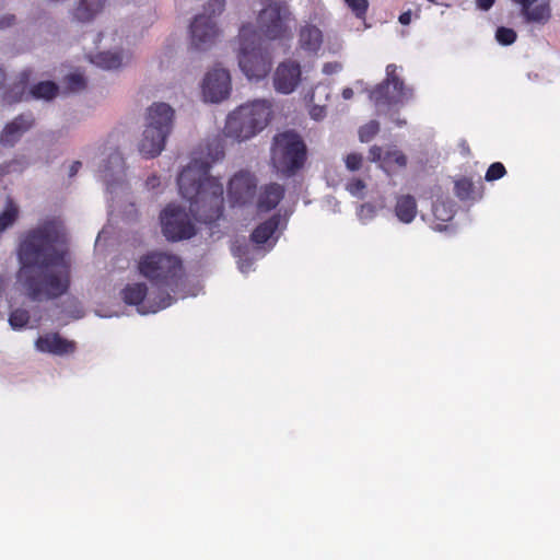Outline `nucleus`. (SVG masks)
Returning a JSON list of instances; mask_svg holds the SVG:
<instances>
[{"label": "nucleus", "instance_id": "obj_2", "mask_svg": "<svg viewBox=\"0 0 560 560\" xmlns=\"http://www.w3.org/2000/svg\"><path fill=\"white\" fill-rule=\"evenodd\" d=\"M207 156H194L191 162L179 174L177 183L182 196L190 201L189 211L205 223L220 219L223 210V185L209 176L211 163L221 160L224 152L214 141L207 147Z\"/></svg>", "mask_w": 560, "mask_h": 560}, {"label": "nucleus", "instance_id": "obj_26", "mask_svg": "<svg viewBox=\"0 0 560 560\" xmlns=\"http://www.w3.org/2000/svg\"><path fill=\"white\" fill-rule=\"evenodd\" d=\"M284 189L279 184L266 185L258 198V209L260 211H269L277 207L280 200L283 198Z\"/></svg>", "mask_w": 560, "mask_h": 560}, {"label": "nucleus", "instance_id": "obj_27", "mask_svg": "<svg viewBox=\"0 0 560 560\" xmlns=\"http://www.w3.org/2000/svg\"><path fill=\"white\" fill-rule=\"evenodd\" d=\"M395 214L400 222L405 224L411 223L417 214L416 199L410 195H402L397 197Z\"/></svg>", "mask_w": 560, "mask_h": 560}, {"label": "nucleus", "instance_id": "obj_49", "mask_svg": "<svg viewBox=\"0 0 560 560\" xmlns=\"http://www.w3.org/2000/svg\"><path fill=\"white\" fill-rule=\"evenodd\" d=\"M477 8L482 11H488L494 3L495 0H475Z\"/></svg>", "mask_w": 560, "mask_h": 560}, {"label": "nucleus", "instance_id": "obj_42", "mask_svg": "<svg viewBox=\"0 0 560 560\" xmlns=\"http://www.w3.org/2000/svg\"><path fill=\"white\" fill-rule=\"evenodd\" d=\"M345 163L348 171L355 172L361 168L363 156L359 153H350L346 156Z\"/></svg>", "mask_w": 560, "mask_h": 560}, {"label": "nucleus", "instance_id": "obj_39", "mask_svg": "<svg viewBox=\"0 0 560 560\" xmlns=\"http://www.w3.org/2000/svg\"><path fill=\"white\" fill-rule=\"evenodd\" d=\"M505 173H506V171H505L504 165L500 162H495L489 166L485 178L488 182H492V180L503 177L505 175Z\"/></svg>", "mask_w": 560, "mask_h": 560}, {"label": "nucleus", "instance_id": "obj_34", "mask_svg": "<svg viewBox=\"0 0 560 560\" xmlns=\"http://www.w3.org/2000/svg\"><path fill=\"white\" fill-rule=\"evenodd\" d=\"M472 189V183L467 178H460L455 182V194L462 199H468Z\"/></svg>", "mask_w": 560, "mask_h": 560}, {"label": "nucleus", "instance_id": "obj_38", "mask_svg": "<svg viewBox=\"0 0 560 560\" xmlns=\"http://www.w3.org/2000/svg\"><path fill=\"white\" fill-rule=\"evenodd\" d=\"M345 2L358 18H364L369 8L368 0H345Z\"/></svg>", "mask_w": 560, "mask_h": 560}, {"label": "nucleus", "instance_id": "obj_51", "mask_svg": "<svg viewBox=\"0 0 560 560\" xmlns=\"http://www.w3.org/2000/svg\"><path fill=\"white\" fill-rule=\"evenodd\" d=\"M81 167V162H73L69 168V175L74 176L79 168Z\"/></svg>", "mask_w": 560, "mask_h": 560}, {"label": "nucleus", "instance_id": "obj_13", "mask_svg": "<svg viewBox=\"0 0 560 560\" xmlns=\"http://www.w3.org/2000/svg\"><path fill=\"white\" fill-rule=\"evenodd\" d=\"M301 81V66L291 59L279 63L273 73V88L278 93L284 95L294 92Z\"/></svg>", "mask_w": 560, "mask_h": 560}, {"label": "nucleus", "instance_id": "obj_14", "mask_svg": "<svg viewBox=\"0 0 560 560\" xmlns=\"http://www.w3.org/2000/svg\"><path fill=\"white\" fill-rule=\"evenodd\" d=\"M174 109L166 103H153L148 107L144 127L156 131H163L170 136L174 122Z\"/></svg>", "mask_w": 560, "mask_h": 560}, {"label": "nucleus", "instance_id": "obj_9", "mask_svg": "<svg viewBox=\"0 0 560 560\" xmlns=\"http://www.w3.org/2000/svg\"><path fill=\"white\" fill-rule=\"evenodd\" d=\"M121 298L126 304L133 305L141 315L156 313L173 303L170 293L162 294L152 287L149 291L144 283H129L121 290Z\"/></svg>", "mask_w": 560, "mask_h": 560}, {"label": "nucleus", "instance_id": "obj_5", "mask_svg": "<svg viewBox=\"0 0 560 560\" xmlns=\"http://www.w3.org/2000/svg\"><path fill=\"white\" fill-rule=\"evenodd\" d=\"M141 275L152 281L162 294L170 293L177 285V278L182 272L179 257L166 252H151L139 261Z\"/></svg>", "mask_w": 560, "mask_h": 560}, {"label": "nucleus", "instance_id": "obj_15", "mask_svg": "<svg viewBox=\"0 0 560 560\" xmlns=\"http://www.w3.org/2000/svg\"><path fill=\"white\" fill-rule=\"evenodd\" d=\"M256 186V179L252 174L241 172L231 178L228 194L234 203L245 205L253 200Z\"/></svg>", "mask_w": 560, "mask_h": 560}, {"label": "nucleus", "instance_id": "obj_24", "mask_svg": "<svg viewBox=\"0 0 560 560\" xmlns=\"http://www.w3.org/2000/svg\"><path fill=\"white\" fill-rule=\"evenodd\" d=\"M127 38L124 31L118 27H107L102 31L96 40V48L128 50L125 45Z\"/></svg>", "mask_w": 560, "mask_h": 560}, {"label": "nucleus", "instance_id": "obj_37", "mask_svg": "<svg viewBox=\"0 0 560 560\" xmlns=\"http://www.w3.org/2000/svg\"><path fill=\"white\" fill-rule=\"evenodd\" d=\"M384 163H396L398 166L404 167L407 164V158L399 150H388L384 156Z\"/></svg>", "mask_w": 560, "mask_h": 560}, {"label": "nucleus", "instance_id": "obj_44", "mask_svg": "<svg viewBox=\"0 0 560 560\" xmlns=\"http://www.w3.org/2000/svg\"><path fill=\"white\" fill-rule=\"evenodd\" d=\"M16 24V16L11 13H5L0 16V31L10 28Z\"/></svg>", "mask_w": 560, "mask_h": 560}, {"label": "nucleus", "instance_id": "obj_16", "mask_svg": "<svg viewBox=\"0 0 560 560\" xmlns=\"http://www.w3.org/2000/svg\"><path fill=\"white\" fill-rule=\"evenodd\" d=\"M34 122L35 118L32 113L18 115L3 127L0 143L4 147H13L34 126Z\"/></svg>", "mask_w": 560, "mask_h": 560}, {"label": "nucleus", "instance_id": "obj_8", "mask_svg": "<svg viewBox=\"0 0 560 560\" xmlns=\"http://www.w3.org/2000/svg\"><path fill=\"white\" fill-rule=\"evenodd\" d=\"M396 71V65H388L385 80L370 92V98L374 102L378 113L385 106L404 104L413 97L412 89L405 85Z\"/></svg>", "mask_w": 560, "mask_h": 560}, {"label": "nucleus", "instance_id": "obj_20", "mask_svg": "<svg viewBox=\"0 0 560 560\" xmlns=\"http://www.w3.org/2000/svg\"><path fill=\"white\" fill-rule=\"evenodd\" d=\"M168 136L163 131L152 130L144 127L142 136L138 143L139 152L144 158H155L164 150L165 141Z\"/></svg>", "mask_w": 560, "mask_h": 560}, {"label": "nucleus", "instance_id": "obj_25", "mask_svg": "<svg viewBox=\"0 0 560 560\" xmlns=\"http://www.w3.org/2000/svg\"><path fill=\"white\" fill-rule=\"evenodd\" d=\"M106 3L107 0H79L73 9V18L80 22H91Z\"/></svg>", "mask_w": 560, "mask_h": 560}, {"label": "nucleus", "instance_id": "obj_33", "mask_svg": "<svg viewBox=\"0 0 560 560\" xmlns=\"http://www.w3.org/2000/svg\"><path fill=\"white\" fill-rule=\"evenodd\" d=\"M380 125L376 120H371L370 122L362 126L359 130V138L361 142H369L373 139V137L378 132Z\"/></svg>", "mask_w": 560, "mask_h": 560}, {"label": "nucleus", "instance_id": "obj_50", "mask_svg": "<svg viewBox=\"0 0 560 560\" xmlns=\"http://www.w3.org/2000/svg\"><path fill=\"white\" fill-rule=\"evenodd\" d=\"M411 21V12L407 11L400 14L399 22L404 25H408Z\"/></svg>", "mask_w": 560, "mask_h": 560}, {"label": "nucleus", "instance_id": "obj_28", "mask_svg": "<svg viewBox=\"0 0 560 560\" xmlns=\"http://www.w3.org/2000/svg\"><path fill=\"white\" fill-rule=\"evenodd\" d=\"M320 92L324 94V101H327L329 97V89L326 85H317L310 96V102L312 103L310 115L316 120H319L325 116L326 104H324L323 100L318 97Z\"/></svg>", "mask_w": 560, "mask_h": 560}, {"label": "nucleus", "instance_id": "obj_18", "mask_svg": "<svg viewBox=\"0 0 560 560\" xmlns=\"http://www.w3.org/2000/svg\"><path fill=\"white\" fill-rule=\"evenodd\" d=\"M97 51L92 54L90 59L95 66L105 70H116L127 65L131 55L129 50L103 49L96 48Z\"/></svg>", "mask_w": 560, "mask_h": 560}, {"label": "nucleus", "instance_id": "obj_17", "mask_svg": "<svg viewBox=\"0 0 560 560\" xmlns=\"http://www.w3.org/2000/svg\"><path fill=\"white\" fill-rule=\"evenodd\" d=\"M125 162L119 152H112L100 165V176L113 194L115 184H121L124 178Z\"/></svg>", "mask_w": 560, "mask_h": 560}, {"label": "nucleus", "instance_id": "obj_23", "mask_svg": "<svg viewBox=\"0 0 560 560\" xmlns=\"http://www.w3.org/2000/svg\"><path fill=\"white\" fill-rule=\"evenodd\" d=\"M522 7V13L529 22H546L550 18L547 0H514Z\"/></svg>", "mask_w": 560, "mask_h": 560}, {"label": "nucleus", "instance_id": "obj_55", "mask_svg": "<svg viewBox=\"0 0 560 560\" xmlns=\"http://www.w3.org/2000/svg\"><path fill=\"white\" fill-rule=\"evenodd\" d=\"M318 95H319L318 97H320L322 100H324V94H323V92H320ZM326 102H327V101H323V103H324V104H326Z\"/></svg>", "mask_w": 560, "mask_h": 560}, {"label": "nucleus", "instance_id": "obj_41", "mask_svg": "<svg viewBox=\"0 0 560 560\" xmlns=\"http://www.w3.org/2000/svg\"><path fill=\"white\" fill-rule=\"evenodd\" d=\"M433 213L436 219L445 222L453 218V209L447 208L445 203H436L433 206Z\"/></svg>", "mask_w": 560, "mask_h": 560}, {"label": "nucleus", "instance_id": "obj_4", "mask_svg": "<svg viewBox=\"0 0 560 560\" xmlns=\"http://www.w3.org/2000/svg\"><path fill=\"white\" fill-rule=\"evenodd\" d=\"M237 59L240 69L249 80L264 79L270 71V57L262 48L261 37L252 24H244L240 28Z\"/></svg>", "mask_w": 560, "mask_h": 560}, {"label": "nucleus", "instance_id": "obj_7", "mask_svg": "<svg viewBox=\"0 0 560 560\" xmlns=\"http://www.w3.org/2000/svg\"><path fill=\"white\" fill-rule=\"evenodd\" d=\"M257 22L264 35L272 40L292 37L295 18L289 4L281 0H261Z\"/></svg>", "mask_w": 560, "mask_h": 560}, {"label": "nucleus", "instance_id": "obj_22", "mask_svg": "<svg viewBox=\"0 0 560 560\" xmlns=\"http://www.w3.org/2000/svg\"><path fill=\"white\" fill-rule=\"evenodd\" d=\"M299 48L307 54H317L323 44L322 31L311 23H305L299 30Z\"/></svg>", "mask_w": 560, "mask_h": 560}, {"label": "nucleus", "instance_id": "obj_21", "mask_svg": "<svg viewBox=\"0 0 560 560\" xmlns=\"http://www.w3.org/2000/svg\"><path fill=\"white\" fill-rule=\"evenodd\" d=\"M30 80V73L22 71L16 78L5 88L1 94V102L4 105H12L30 97V92L26 91Z\"/></svg>", "mask_w": 560, "mask_h": 560}, {"label": "nucleus", "instance_id": "obj_11", "mask_svg": "<svg viewBox=\"0 0 560 560\" xmlns=\"http://www.w3.org/2000/svg\"><path fill=\"white\" fill-rule=\"evenodd\" d=\"M201 91L206 102L220 103L225 100L231 91V77L228 70L215 67L208 71Z\"/></svg>", "mask_w": 560, "mask_h": 560}, {"label": "nucleus", "instance_id": "obj_1", "mask_svg": "<svg viewBox=\"0 0 560 560\" xmlns=\"http://www.w3.org/2000/svg\"><path fill=\"white\" fill-rule=\"evenodd\" d=\"M67 232L57 219L39 221L27 230L19 245L20 281L34 302L55 300L70 285Z\"/></svg>", "mask_w": 560, "mask_h": 560}, {"label": "nucleus", "instance_id": "obj_36", "mask_svg": "<svg viewBox=\"0 0 560 560\" xmlns=\"http://www.w3.org/2000/svg\"><path fill=\"white\" fill-rule=\"evenodd\" d=\"M225 7L224 0H209L207 4L205 5L203 13L211 19H213L215 15H219L223 12Z\"/></svg>", "mask_w": 560, "mask_h": 560}, {"label": "nucleus", "instance_id": "obj_53", "mask_svg": "<svg viewBox=\"0 0 560 560\" xmlns=\"http://www.w3.org/2000/svg\"><path fill=\"white\" fill-rule=\"evenodd\" d=\"M5 80H7L5 72L2 68H0V89L4 85Z\"/></svg>", "mask_w": 560, "mask_h": 560}, {"label": "nucleus", "instance_id": "obj_35", "mask_svg": "<svg viewBox=\"0 0 560 560\" xmlns=\"http://www.w3.org/2000/svg\"><path fill=\"white\" fill-rule=\"evenodd\" d=\"M495 39L501 45H511L516 39V33L512 28L499 27L495 32Z\"/></svg>", "mask_w": 560, "mask_h": 560}, {"label": "nucleus", "instance_id": "obj_32", "mask_svg": "<svg viewBox=\"0 0 560 560\" xmlns=\"http://www.w3.org/2000/svg\"><path fill=\"white\" fill-rule=\"evenodd\" d=\"M67 89L69 92L78 93L85 89L86 81L81 73H70L65 78Z\"/></svg>", "mask_w": 560, "mask_h": 560}, {"label": "nucleus", "instance_id": "obj_6", "mask_svg": "<svg viewBox=\"0 0 560 560\" xmlns=\"http://www.w3.org/2000/svg\"><path fill=\"white\" fill-rule=\"evenodd\" d=\"M305 159L306 147L298 133L284 131L273 138L271 162L278 172L292 175L303 166Z\"/></svg>", "mask_w": 560, "mask_h": 560}, {"label": "nucleus", "instance_id": "obj_54", "mask_svg": "<svg viewBox=\"0 0 560 560\" xmlns=\"http://www.w3.org/2000/svg\"><path fill=\"white\" fill-rule=\"evenodd\" d=\"M395 124L398 126V127H402L406 125V120L405 119H394Z\"/></svg>", "mask_w": 560, "mask_h": 560}, {"label": "nucleus", "instance_id": "obj_48", "mask_svg": "<svg viewBox=\"0 0 560 560\" xmlns=\"http://www.w3.org/2000/svg\"><path fill=\"white\" fill-rule=\"evenodd\" d=\"M160 184H161L160 178L158 176H155V175H151L145 180V187L149 190H154L155 188H158L160 186Z\"/></svg>", "mask_w": 560, "mask_h": 560}, {"label": "nucleus", "instance_id": "obj_30", "mask_svg": "<svg viewBox=\"0 0 560 560\" xmlns=\"http://www.w3.org/2000/svg\"><path fill=\"white\" fill-rule=\"evenodd\" d=\"M58 93V86L51 81L39 82L30 91V97L36 100H52Z\"/></svg>", "mask_w": 560, "mask_h": 560}, {"label": "nucleus", "instance_id": "obj_29", "mask_svg": "<svg viewBox=\"0 0 560 560\" xmlns=\"http://www.w3.org/2000/svg\"><path fill=\"white\" fill-rule=\"evenodd\" d=\"M279 225V218L272 217L259 226L255 229L252 233V240L254 243L260 245L267 243L275 232L277 231Z\"/></svg>", "mask_w": 560, "mask_h": 560}, {"label": "nucleus", "instance_id": "obj_10", "mask_svg": "<svg viewBox=\"0 0 560 560\" xmlns=\"http://www.w3.org/2000/svg\"><path fill=\"white\" fill-rule=\"evenodd\" d=\"M162 232L170 241L187 240L195 235L196 229L185 208L168 205L161 213Z\"/></svg>", "mask_w": 560, "mask_h": 560}, {"label": "nucleus", "instance_id": "obj_46", "mask_svg": "<svg viewBox=\"0 0 560 560\" xmlns=\"http://www.w3.org/2000/svg\"><path fill=\"white\" fill-rule=\"evenodd\" d=\"M370 159L371 161L373 162H377L382 159V155H383V150L381 147H377V145H373L371 149H370Z\"/></svg>", "mask_w": 560, "mask_h": 560}, {"label": "nucleus", "instance_id": "obj_43", "mask_svg": "<svg viewBox=\"0 0 560 560\" xmlns=\"http://www.w3.org/2000/svg\"><path fill=\"white\" fill-rule=\"evenodd\" d=\"M346 189L354 197L362 198L365 184L363 180L354 178L347 183Z\"/></svg>", "mask_w": 560, "mask_h": 560}, {"label": "nucleus", "instance_id": "obj_40", "mask_svg": "<svg viewBox=\"0 0 560 560\" xmlns=\"http://www.w3.org/2000/svg\"><path fill=\"white\" fill-rule=\"evenodd\" d=\"M375 215H376V208H375V206H373L371 203L362 205L358 211L359 220L364 224L370 222L371 220H373L375 218Z\"/></svg>", "mask_w": 560, "mask_h": 560}, {"label": "nucleus", "instance_id": "obj_45", "mask_svg": "<svg viewBox=\"0 0 560 560\" xmlns=\"http://www.w3.org/2000/svg\"><path fill=\"white\" fill-rule=\"evenodd\" d=\"M341 69L342 66L339 62H327L323 67V72L325 74H332L339 72Z\"/></svg>", "mask_w": 560, "mask_h": 560}, {"label": "nucleus", "instance_id": "obj_12", "mask_svg": "<svg viewBox=\"0 0 560 560\" xmlns=\"http://www.w3.org/2000/svg\"><path fill=\"white\" fill-rule=\"evenodd\" d=\"M219 36L214 19L198 14L190 24V47L198 51L208 50Z\"/></svg>", "mask_w": 560, "mask_h": 560}, {"label": "nucleus", "instance_id": "obj_3", "mask_svg": "<svg viewBox=\"0 0 560 560\" xmlns=\"http://www.w3.org/2000/svg\"><path fill=\"white\" fill-rule=\"evenodd\" d=\"M271 117V104L257 100L237 107L225 122L224 133L237 141H245L260 132Z\"/></svg>", "mask_w": 560, "mask_h": 560}, {"label": "nucleus", "instance_id": "obj_52", "mask_svg": "<svg viewBox=\"0 0 560 560\" xmlns=\"http://www.w3.org/2000/svg\"><path fill=\"white\" fill-rule=\"evenodd\" d=\"M353 96V90L351 88H346L342 90V97L345 100H350Z\"/></svg>", "mask_w": 560, "mask_h": 560}, {"label": "nucleus", "instance_id": "obj_31", "mask_svg": "<svg viewBox=\"0 0 560 560\" xmlns=\"http://www.w3.org/2000/svg\"><path fill=\"white\" fill-rule=\"evenodd\" d=\"M31 319L30 312L23 307H18L10 313L9 324L13 329H23Z\"/></svg>", "mask_w": 560, "mask_h": 560}, {"label": "nucleus", "instance_id": "obj_19", "mask_svg": "<svg viewBox=\"0 0 560 560\" xmlns=\"http://www.w3.org/2000/svg\"><path fill=\"white\" fill-rule=\"evenodd\" d=\"M35 347L40 352L55 355H65L74 352L75 343L62 338L57 332L45 334L35 341Z\"/></svg>", "mask_w": 560, "mask_h": 560}, {"label": "nucleus", "instance_id": "obj_47", "mask_svg": "<svg viewBox=\"0 0 560 560\" xmlns=\"http://www.w3.org/2000/svg\"><path fill=\"white\" fill-rule=\"evenodd\" d=\"M252 266H253L252 259H249L247 257L246 258H242V257L240 258V260H238V268H240V270L243 273L248 272L250 270Z\"/></svg>", "mask_w": 560, "mask_h": 560}]
</instances>
